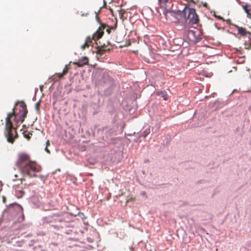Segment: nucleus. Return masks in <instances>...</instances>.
<instances>
[{"label": "nucleus", "mask_w": 251, "mask_h": 251, "mask_svg": "<svg viewBox=\"0 0 251 251\" xmlns=\"http://www.w3.org/2000/svg\"><path fill=\"white\" fill-rule=\"evenodd\" d=\"M41 167L35 161H28L22 168L21 172L24 175H27L29 177H35V173L39 172Z\"/></svg>", "instance_id": "nucleus-1"}, {"label": "nucleus", "mask_w": 251, "mask_h": 251, "mask_svg": "<svg viewBox=\"0 0 251 251\" xmlns=\"http://www.w3.org/2000/svg\"><path fill=\"white\" fill-rule=\"evenodd\" d=\"M158 1L160 7L163 9V14L166 17H167L168 13H170L173 16L180 14L181 10L174 9L172 0H158Z\"/></svg>", "instance_id": "nucleus-2"}, {"label": "nucleus", "mask_w": 251, "mask_h": 251, "mask_svg": "<svg viewBox=\"0 0 251 251\" xmlns=\"http://www.w3.org/2000/svg\"><path fill=\"white\" fill-rule=\"evenodd\" d=\"M15 115H16V114L15 112V108H14L12 112L8 113L6 118L5 134L7 138V141L11 143H13L15 139L13 137L12 133L13 126L11 119L13 116L15 117Z\"/></svg>", "instance_id": "nucleus-3"}, {"label": "nucleus", "mask_w": 251, "mask_h": 251, "mask_svg": "<svg viewBox=\"0 0 251 251\" xmlns=\"http://www.w3.org/2000/svg\"><path fill=\"white\" fill-rule=\"evenodd\" d=\"M179 15H182L186 19H189V22L193 24H196L199 22L198 16L196 13L195 9L185 7L182 11H181Z\"/></svg>", "instance_id": "nucleus-4"}, {"label": "nucleus", "mask_w": 251, "mask_h": 251, "mask_svg": "<svg viewBox=\"0 0 251 251\" xmlns=\"http://www.w3.org/2000/svg\"><path fill=\"white\" fill-rule=\"evenodd\" d=\"M20 107L21 108L19 110V112L16 114V115H15L14 119V120L16 123L20 122L23 123L24 121L25 118L26 117L28 112L26 106L24 102L21 104Z\"/></svg>", "instance_id": "nucleus-5"}, {"label": "nucleus", "mask_w": 251, "mask_h": 251, "mask_svg": "<svg viewBox=\"0 0 251 251\" xmlns=\"http://www.w3.org/2000/svg\"><path fill=\"white\" fill-rule=\"evenodd\" d=\"M30 161V156L28 154L25 153H21L18 154V157L16 165L18 168H20L21 170L22 168L25 164Z\"/></svg>", "instance_id": "nucleus-6"}, {"label": "nucleus", "mask_w": 251, "mask_h": 251, "mask_svg": "<svg viewBox=\"0 0 251 251\" xmlns=\"http://www.w3.org/2000/svg\"><path fill=\"white\" fill-rule=\"evenodd\" d=\"M104 25H100L98 30L93 35L92 37H88L86 38L85 42L90 45V44L92 42V40L96 42L97 40L100 39L103 34V30L104 29Z\"/></svg>", "instance_id": "nucleus-7"}, {"label": "nucleus", "mask_w": 251, "mask_h": 251, "mask_svg": "<svg viewBox=\"0 0 251 251\" xmlns=\"http://www.w3.org/2000/svg\"><path fill=\"white\" fill-rule=\"evenodd\" d=\"M110 42L107 41L106 44H103L102 45L98 47L96 53L97 56L100 57L106 51H108L110 50V48L108 47Z\"/></svg>", "instance_id": "nucleus-8"}, {"label": "nucleus", "mask_w": 251, "mask_h": 251, "mask_svg": "<svg viewBox=\"0 0 251 251\" xmlns=\"http://www.w3.org/2000/svg\"><path fill=\"white\" fill-rule=\"evenodd\" d=\"M200 34V31L195 29L194 30H188V36L190 38L191 40L192 41H198L200 38L198 37Z\"/></svg>", "instance_id": "nucleus-9"}, {"label": "nucleus", "mask_w": 251, "mask_h": 251, "mask_svg": "<svg viewBox=\"0 0 251 251\" xmlns=\"http://www.w3.org/2000/svg\"><path fill=\"white\" fill-rule=\"evenodd\" d=\"M69 69V68L68 67V65H66L62 73L55 74L52 76L53 80L56 81L59 79L61 78L64 75L67 74Z\"/></svg>", "instance_id": "nucleus-10"}, {"label": "nucleus", "mask_w": 251, "mask_h": 251, "mask_svg": "<svg viewBox=\"0 0 251 251\" xmlns=\"http://www.w3.org/2000/svg\"><path fill=\"white\" fill-rule=\"evenodd\" d=\"M88 58L87 57H83L82 58L79 59L78 61H75L73 62L74 65H77L79 67H82L84 65L88 63Z\"/></svg>", "instance_id": "nucleus-11"}, {"label": "nucleus", "mask_w": 251, "mask_h": 251, "mask_svg": "<svg viewBox=\"0 0 251 251\" xmlns=\"http://www.w3.org/2000/svg\"><path fill=\"white\" fill-rule=\"evenodd\" d=\"M237 28L238 29V33L242 36H244L247 34H251L250 32L247 31L246 29L245 28L237 26Z\"/></svg>", "instance_id": "nucleus-12"}, {"label": "nucleus", "mask_w": 251, "mask_h": 251, "mask_svg": "<svg viewBox=\"0 0 251 251\" xmlns=\"http://www.w3.org/2000/svg\"><path fill=\"white\" fill-rule=\"evenodd\" d=\"M101 25H104V24H101ZM104 26H105L104 29L105 28H106V31L108 33V34H110L111 33V31L112 29V30L115 29V28L116 27V26H117V25L116 24L115 26H112L111 27H110L109 26H107V25H104Z\"/></svg>", "instance_id": "nucleus-13"}, {"label": "nucleus", "mask_w": 251, "mask_h": 251, "mask_svg": "<svg viewBox=\"0 0 251 251\" xmlns=\"http://www.w3.org/2000/svg\"><path fill=\"white\" fill-rule=\"evenodd\" d=\"M126 11L124 9H121L119 11V14L120 16V17L121 19L124 20V19H126L125 17H124V14L125 13Z\"/></svg>", "instance_id": "nucleus-14"}, {"label": "nucleus", "mask_w": 251, "mask_h": 251, "mask_svg": "<svg viewBox=\"0 0 251 251\" xmlns=\"http://www.w3.org/2000/svg\"><path fill=\"white\" fill-rule=\"evenodd\" d=\"M161 97L164 99V100H166L168 99L167 94L165 92H162L160 93Z\"/></svg>", "instance_id": "nucleus-15"}, {"label": "nucleus", "mask_w": 251, "mask_h": 251, "mask_svg": "<svg viewBox=\"0 0 251 251\" xmlns=\"http://www.w3.org/2000/svg\"><path fill=\"white\" fill-rule=\"evenodd\" d=\"M50 145V141L49 140H47V142H46V147L45 148V151L49 153H50V151H49V150L48 149V147Z\"/></svg>", "instance_id": "nucleus-16"}, {"label": "nucleus", "mask_w": 251, "mask_h": 251, "mask_svg": "<svg viewBox=\"0 0 251 251\" xmlns=\"http://www.w3.org/2000/svg\"><path fill=\"white\" fill-rule=\"evenodd\" d=\"M14 176H15V178H14V179H13V180H14V181H16V180H18V179H20V180H21V182H22L23 180H25V179L22 178H18L19 176H18V174H15V175H14Z\"/></svg>", "instance_id": "nucleus-17"}, {"label": "nucleus", "mask_w": 251, "mask_h": 251, "mask_svg": "<svg viewBox=\"0 0 251 251\" xmlns=\"http://www.w3.org/2000/svg\"><path fill=\"white\" fill-rule=\"evenodd\" d=\"M248 5H246L243 6V8L245 11L249 15V9H248Z\"/></svg>", "instance_id": "nucleus-18"}, {"label": "nucleus", "mask_w": 251, "mask_h": 251, "mask_svg": "<svg viewBox=\"0 0 251 251\" xmlns=\"http://www.w3.org/2000/svg\"><path fill=\"white\" fill-rule=\"evenodd\" d=\"M32 133H28V134H24V136L28 140L30 139L31 138V136H32Z\"/></svg>", "instance_id": "nucleus-19"}, {"label": "nucleus", "mask_w": 251, "mask_h": 251, "mask_svg": "<svg viewBox=\"0 0 251 251\" xmlns=\"http://www.w3.org/2000/svg\"><path fill=\"white\" fill-rule=\"evenodd\" d=\"M89 46L90 45L85 42V43L81 46V48L84 50L86 48H88Z\"/></svg>", "instance_id": "nucleus-20"}, {"label": "nucleus", "mask_w": 251, "mask_h": 251, "mask_svg": "<svg viewBox=\"0 0 251 251\" xmlns=\"http://www.w3.org/2000/svg\"><path fill=\"white\" fill-rule=\"evenodd\" d=\"M39 106H40V103L39 102H37L36 103V109L37 110H39Z\"/></svg>", "instance_id": "nucleus-21"}, {"label": "nucleus", "mask_w": 251, "mask_h": 251, "mask_svg": "<svg viewBox=\"0 0 251 251\" xmlns=\"http://www.w3.org/2000/svg\"><path fill=\"white\" fill-rule=\"evenodd\" d=\"M110 12L112 14H113V10L112 8L109 9Z\"/></svg>", "instance_id": "nucleus-22"}, {"label": "nucleus", "mask_w": 251, "mask_h": 251, "mask_svg": "<svg viewBox=\"0 0 251 251\" xmlns=\"http://www.w3.org/2000/svg\"><path fill=\"white\" fill-rule=\"evenodd\" d=\"M247 48V49H251V45H250V47H248V48Z\"/></svg>", "instance_id": "nucleus-23"}, {"label": "nucleus", "mask_w": 251, "mask_h": 251, "mask_svg": "<svg viewBox=\"0 0 251 251\" xmlns=\"http://www.w3.org/2000/svg\"><path fill=\"white\" fill-rule=\"evenodd\" d=\"M0 186H2V183H1V182L0 181Z\"/></svg>", "instance_id": "nucleus-24"}, {"label": "nucleus", "mask_w": 251, "mask_h": 251, "mask_svg": "<svg viewBox=\"0 0 251 251\" xmlns=\"http://www.w3.org/2000/svg\"><path fill=\"white\" fill-rule=\"evenodd\" d=\"M20 192H21V193H23V191H20Z\"/></svg>", "instance_id": "nucleus-25"}, {"label": "nucleus", "mask_w": 251, "mask_h": 251, "mask_svg": "<svg viewBox=\"0 0 251 251\" xmlns=\"http://www.w3.org/2000/svg\"><path fill=\"white\" fill-rule=\"evenodd\" d=\"M250 34H251V33Z\"/></svg>", "instance_id": "nucleus-26"}]
</instances>
